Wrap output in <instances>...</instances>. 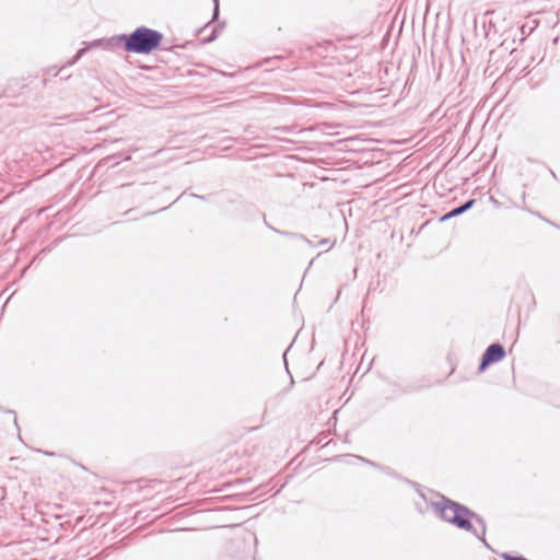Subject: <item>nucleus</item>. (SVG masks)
<instances>
[{"label":"nucleus","instance_id":"obj_1","mask_svg":"<svg viewBox=\"0 0 560 560\" xmlns=\"http://www.w3.org/2000/svg\"><path fill=\"white\" fill-rule=\"evenodd\" d=\"M440 498V501L431 502L435 515L458 529L474 534L490 549L486 540L487 524L483 517L468 506L453 501L445 495L441 494Z\"/></svg>","mask_w":560,"mask_h":560},{"label":"nucleus","instance_id":"obj_2","mask_svg":"<svg viewBox=\"0 0 560 560\" xmlns=\"http://www.w3.org/2000/svg\"><path fill=\"white\" fill-rule=\"evenodd\" d=\"M163 38L161 32L147 26H139L127 34L126 52L150 55L161 46Z\"/></svg>","mask_w":560,"mask_h":560},{"label":"nucleus","instance_id":"obj_3","mask_svg":"<svg viewBox=\"0 0 560 560\" xmlns=\"http://www.w3.org/2000/svg\"><path fill=\"white\" fill-rule=\"evenodd\" d=\"M126 44H127V34H119L114 35L108 38H100L95 39L89 44H86L85 47L79 49L72 60L69 62V65H73L77 62L88 50L92 48H102L104 50H113L118 47H122V49L126 51Z\"/></svg>","mask_w":560,"mask_h":560},{"label":"nucleus","instance_id":"obj_4","mask_svg":"<svg viewBox=\"0 0 560 560\" xmlns=\"http://www.w3.org/2000/svg\"><path fill=\"white\" fill-rule=\"evenodd\" d=\"M505 349L501 343L493 342L490 346H488L481 355L480 363L478 366V373H482L491 364L501 361L505 357Z\"/></svg>","mask_w":560,"mask_h":560},{"label":"nucleus","instance_id":"obj_5","mask_svg":"<svg viewBox=\"0 0 560 560\" xmlns=\"http://www.w3.org/2000/svg\"><path fill=\"white\" fill-rule=\"evenodd\" d=\"M475 203H476V199H468L467 201H465L460 206L455 207L451 211H448L447 213L443 214L440 218V222H445V221H447V220H450L452 218H455V217H458V215L465 213L466 211L470 210L474 207Z\"/></svg>","mask_w":560,"mask_h":560},{"label":"nucleus","instance_id":"obj_6","mask_svg":"<svg viewBox=\"0 0 560 560\" xmlns=\"http://www.w3.org/2000/svg\"><path fill=\"white\" fill-rule=\"evenodd\" d=\"M355 458H358L359 460H361V462H363V463H366V464H369V465H371V466H373V467H377V468H380L384 474H386V475H388V476H392V477L397 478V479H401V480H404V481H406V482H408V483H412L413 486H418L416 482H412V481H410V480H408V479H406V478L400 477V476H399V475H398V474H397L393 468H390L389 466H380L378 464H376V463H374V462H372V460H370V459H366V458H364V457H362V456H355Z\"/></svg>","mask_w":560,"mask_h":560},{"label":"nucleus","instance_id":"obj_7","mask_svg":"<svg viewBox=\"0 0 560 560\" xmlns=\"http://www.w3.org/2000/svg\"><path fill=\"white\" fill-rule=\"evenodd\" d=\"M261 215H262V220H264V223L266 224V226H268L275 233H277L279 235H282V236H285V237H289V238H293V240H299V241L305 240V236L303 234L279 230V229H276V228L269 225V223L267 222V219H266V214L262 213Z\"/></svg>","mask_w":560,"mask_h":560},{"label":"nucleus","instance_id":"obj_8","mask_svg":"<svg viewBox=\"0 0 560 560\" xmlns=\"http://www.w3.org/2000/svg\"><path fill=\"white\" fill-rule=\"evenodd\" d=\"M335 244H336V240H331V238L327 237V238L320 240L317 243V246H326L327 245L328 246L327 250H329L330 248H332L335 246Z\"/></svg>","mask_w":560,"mask_h":560},{"label":"nucleus","instance_id":"obj_9","mask_svg":"<svg viewBox=\"0 0 560 560\" xmlns=\"http://www.w3.org/2000/svg\"><path fill=\"white\" fill-rule=\"evenodd\" d=\"M501 558L503 560H528L527 558L523 557V556H513V555H510L508 552H503L501 555Z\"/></svg>","mask_w":560,"mask_h":560},{"label":"nucleus","instance_id":"obj_10","mask_svg":"<svg viewBox=\"0 0 560 560\" xmlns=\"http://www.w3.org/2000/svg\"><path fill=\"white\" fill-rule=\"evenodd\" d=\"M213 1V14L212 20L218 19L219 16V0H212Z\"/></svg>","mask_w":560,"mask_h":560},{"label":"nucleus","instance_id":"obj_11","mask_svg":"<svg viewBox=\"0 0 560 560\" xmlns=\"http://www.w3.org/2000/svg\"><path fill=\"white\" fill-rule=\"evenodd\" d=\"M289 349H290V348H288V349H287V351H285V352H284V354H283V360H284V364H285V369H287V372H288V373H290V372H289V369H288V363H287L285 354H287V352L289 351ZM289 375H290V378H291V381H290V387H292V386L294 385V381H293L292 375H291V374H289Z\"/></svg>","mask_w":560,"mask_h":560},{"label":"nucleus","instance_id":"obj_12","mask_svg":"<svg viewBox=\"0 0 560 560\" xmlns=\"http://www.w3.org/2000/svg\"><path fill=\"white\" fill-rule=\"evenodd\" d=\"M217 36H218V30L215 27V28H213L211 35L205 42H207V43L212 42L217 38Z\"/></svg>","mask_w":560,"mask_h":560},{"label":"nucleus","instance_id":"obj_13","mask_svg":"<svg viewBox=\"0 0 560 560\" xmlns=\"http://www.w3.org/2000/svg\"><path fill=\"white\" fill-rule=\"evenodd\" d=\"M275 130H279V131H282V132H290L292 130V127H289V126H281V127H276Z\"/></svg>","mask_w":560,"mask_h":560},{"label":"nucleus","instance_id":"obj_14","mask_svg":"<svg viewBox=\"0 0 560 560\" xmlns=\"http://www.w3.org/2000/svg\"><path fill=\"white\" fill-rule=\"evenodd\" d=\"M301 241L304 242L305 244H307L310 247H317V243H314L313 241H311L306 236H305V240H301Z\"/></svg>","mask_w":560,"mask_h":560},{"label":"nucleus","instance_id":"obj_15","mask_svg":"<svg viewBox=\"0 0 560 560\" xmlns=\"http://www.w3.org/2000/svg\"><path fill=\"white\" fill-rule=\"evenodd\" d=\"M190 196L194 197V198H198L200 200H208L207 196L197 195V194H190Z\"/></svg>","mask_w":560,"mask_h":560},{"label":"nucleus","instance_id":"obj_16","mask_svg":"<svg viewBox=\"0 0 560 560\" xmlns=\"http://www.w3.org/2000/svg\"><path fill=\"white\" fill-rule=\"evenodd\" d=\"M8 412H10V413H13V415H14V424H15V427L19 429V424H18V419H16L15 411H13V410H9Z\"/></svg>","mask_w":560,"mask_h":560},{"label":"nucleus","instance_id":"obj_17","mask_svg":"<svg viewBox=\"0 0 560 560\" xmlns=\"http://www.w3.org/2000/svg\"><path fill=\"white\" fill-rule=\"evenodd\" d=\"M521 32H522V35H523V36H525V34H526L525 25H523V26L521 27ZM521 40H524V37H522V39H521Z\"/></svg>","mask_w":560,"mask_h":560}]
</instances>
